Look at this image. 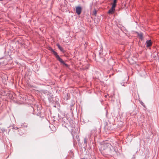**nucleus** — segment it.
Listing matches in <instances>:
<instances>
[{"instance_id": "nucleus-15", "label": "nucleus", "mask_w": 159, "mask_h": 159, "mask_svg": "<svg viewBox=\"0 0 159 159\" xmlns=\"http://www.w3.org/2000/svg\"><path fill=\"white\" fill-rule=\"evenodd\" d=\"M50 51H51V52H53V51H54V50L52 49V48L51 47H49V49H48Z\"/></svg>"}, {"instance_id": "nucleus-8", "label": "nucleus", "mask_w": 159, "mask_h": 159, "mask_svg": "<svg viewBox=\"0 0 159 159\" xmlns=\"http://www.w3.org/2000/svg\"><path fill=\"white\" fill-rule=\"evenodd\" d=\"M115 11V9H114L112 8H111L109 10L108 12V13L109 14H112L114 13Z\"/></svg>"}, {"instance_id": "nucleus-9", "label": "nucleus", "mask_w": 159, "mask_h": 159, "mask_svg": "<svg viewBox=\"0 0 159 159\" xmlns=\"http://www.w3.org/2000/svg\"><path fill=\"white\" fill-rule=\"evenodd\" d=\"M57 46L58 48L62 52H64V50H63V48L60 46V44H57Z\"/></svg>"}, {"instance_id": "nucleus-7", "label": "nucleus", "mask_w": 159, "mask_h": 159, "mask_svg": "<svg viewBox=\"0 0 159 159\" xmlns=\"http://www.w3.org/2000/svg\"><path fill=\"white\" fill-rule=\"evenodd\" d=\"M48 99L50 102H53V96L52 95H49L48 97Z\"/></svg>"}, {"instance_id": "nucleus-16", "label": "nucleus", "mask_w": 159, "mask_h": 159, "mask_svg": "<svg viewBox=\"0 0 159 159\" xmlns=\"http://www.w3.org/2000/svg\"><path fill=\"white\" fill-rule=\"evenodd\" d=\"M117 2V0H113V3H115L116 4V3Z\"/></svg>"}, {"instance_id": "nucleus-14", "label": "nucleus", "mask_w": 159, "mask_h": 159, "mask_svg": "<svg viewBox=\"0 0 159 159\" xmlns=\"http://www.w3.org/2000/svg\"><path fill=\"white\" fill-rule=\"evenodd\" d=\"M87 143V139L86 138H84V143L86 144Z\"/></svg>"}, {"instance_id": "nucleus-6", "label": "nucleus", "mask_w": 159, "mask_h": 159, "mask_svg": "<svg viewBox=\"0 0 159 159\" xmlns=\"http://www.w3.org/2000/svg\"><path fill=\"white\" fill-rule=\"evenodd\" d=\"M59 61L61 64H62L63 65L65 66L66 67H68L69 65L65 63V62L63 61L62 59L61 58L59 60Z\"/></svg>"}, {"instance_id": "nucleus-3", "label": "nucleus", "mask_w": 159, "mask_h": 159, "mask_svg": "<svg viewBox=\"0 0 159 159\" xmlns=\"http://www.w3.org/2000/svg\"><path fill=\"white\" fill-rule=\"evenodd\" d=\"M146 47L148 48L151 46L152 44L151 40H147L146 42Z\"/></svg>"}, {"instance_id": "nucleus-4", "label": "nucleus", "mask_w": 159, "mask_h": 159, "mask_svg": "<svg viewBox=\"0 0 159 159\" xmlns=\"http://www.w3.org/2000/svg\"><path fill=\"white\" fill-rule=\"evenodd\" d=\"M53 54L55 56L56 58L59 60L61 58L58 55L57 53L55 51H53L52 52Z\"/></svg>"}, {"instance_id": "nucleus-12", "label": "nucleus", "mask_w": 159, "mask_h": 159, "mask_svg": "<svg viewBox=\"0 0 159 159\" xmlns=\"http://www.w3.org/2000/svg\"><path fill=\"white\" fill-rule=\"evenodd\" d=\"M116 4H115V3H113L111 8H112L114 9H115V8L116 7Z\"/></svg>"}, {"instance_id": "nucleus-17", "label": "nucleus", "mask_w": 159, "mask_h": 159, "mask_svg": "<svg viewBox=\"0 0 159 159\" xmlns=\"http://www.w3.org/2000/svg\"><path fill=\"white\" fill-rule=\"evenodd\" d=\"M141 104L144 107V105H143L144 103H143V102H141Z\"/></svg>"}, {"instance_id": "nucleus-2", "label": "nucleus", "mask_w": 159, "mask_h": 159, "mask_svg": "<svg viewBox=\"0 0 159 159\" xmlns=\"http://www.w3.org/2000/svg\"><path fill=\"white\" fill-rule=\"evenodd\" d=\"M76 12L78 15H80L82 11V8L80 6H77L75 7Z\"/></svg>"}, {"instance_id": "nucleus-5", "label": "nucleus", "mask_w": 159, "mask_h": 159, "mask_svg": "<svg viewBox=\"0 0 159 159\" xmlns=\"http://www.w3.org/2000/svg\"><path fill=\"white\" fill-rule=\"evenodd\" d=\"M136 33L138 36L139 37V39H140L141 40H142L143 39V34L142 33H139L138 32H137Z\"/></svg>"}, {"instance_id": "nucleus-18", "label": "nucleus", "mask_w": 159, "mask_h": 159, "mask_svg": "<svg viewBox=\"0 0 159 159\" xmlns=\"http://www.w3.org/2000/svg\"><path fill=\"white\" fill-rule=\"evenodd\" d=\"M31 107L34 110V109L33 108V107Z\"/></svg>"}, {"instance_id": "nucleus-21", "label": "nucleus", "mask_w": 159, "mask_h": 159, "mask_svg": "<svg viewBox=\"0 0 159 159\" xmlns=\"http://www.w3.org/2000/svg\"><path fill=\"white\" fill-rule=\"evenodd\" d=\"M3 0H0V1H2Z\"/></svg>"}, {"instance_id": "nucleus-19", "label": "nucleus", "mask_w": 159, "mask_h": 159, "mask_svg": "<svg viewBox=\"0 0 159 159\" xmlns=\"http://www.w3.org/2000/svg\"><path fill=\"white\" fill-rule=\"evenodd\" d=\"M105 97H106H106H107V95H105Z\"/></svg>"}, {"instance_id": "nucleus-13", "label": "nucleus", "mask_w": 159, "mask_h": 159, "mask_svg": "<svg viewBox=\"0 0 159 159\" xmlns=\"http://www.w3.org/2000/svg\"><path fill=\"white\" fill-rule=\"evenodd\" d=\"M37 116H41V111H39L38 112V113L37 114Z\"/></svg>"}, {"instance_id": "nucleus-20", "label": "nucleus", "mask_w": 159, "mask_h": 159, "mask_svg": "<svg viewBox=\"0 0 159 159\" xmlns=\"http://www.w3.org/2000/svg\"><path fill=\"white\" fill-rule=\"evenodd\" d=\"M17 129H18V128L16 127V128Z\"/></svg>"}, {"instance_id": "nucleus-1", "label": "nucleus", "mask_w": 159, "mask_h": 159, "mask_svg": "<svg viewBox=\"0 0 159 159\" xmlns=\"http://www.w3.org/2000/svg\"><path fill=\"white\" fill-rule=\"evenodd\" d=\"M101 150L103 153L105 155L112 154L116 152L113 148L109 143L102 145L101 147Z\"/></svg>"}, {"instance_id": "nucleus-10", "label": "nucleus", "mask_w": 159, "mask_h": 159, "mask_svg": "<svg viewBox=\"0 0 159 159\" xmlns=\"http://www.w3.org/2000/svg\"><path fill=\"white\" fill-rule=\"evenodd\" d=\"M97 13V11L95 9H94L93 11V15L95 16H96V14Z\"/></svg>"}, {"instance_id": "nucleus-11", "label": "nucleus", "mask_w": 159, "mask_h": 159, "mask_svg": "<svg viewBox=\"0 0 159 159\" xmlns=\"http://www.w3.org/2000/svg\"><path fill=\"white\" fill-rule=\"evenodd\" d=\"M96 130L95 129H93L91 131V134L93 135L94 133H95L96 132Z\"/></svg>"}]
</instances>
